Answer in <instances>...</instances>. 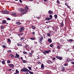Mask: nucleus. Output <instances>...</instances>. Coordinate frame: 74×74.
<instances>
[{"label":"nucleus","instance_id":"f257e3e1","mask_svg":"<svg viewBox=\"0 0 74 74\" xmlns=\"http://www.w3.org/2000/svg\"><path fill=\"white\" fill-rule=\"evenodd\" d=\"M18 10L20 12H23V14H25L26 13V11L24 10V9L22 8H19L18 9Z\"/></svg>","mask_w":74,"mask_h":74},{"label":"nucleus","instance_id":"f03ea898","mask_svg":"<svg viewBox=\"0 0 74 74\" xmlns=\"http://www.w3.org/2000/svg\"><path fill=\"white\" fill-rule=\"evenodd\" d=\"M21 71L23 72H24L25 71L26 72H28V71H29L27 68L24 67L23 69H21Z\"/></svg>","mask_w":74,"mask_h":74},{"label":"nucleus","instance_id":"7ed1b4c3","mask_svg":"<svg viewBox=\"0 0 74 74\" xmlns=\"http://www.w3.org/2000/svg\"><path fill=\"white\" fill-rule=\"evenodd\" d=\"M51 52V50H49L48 51H44L43 53L44 55H47V53H49V52Z\"/></svg>","mask_w":74,"mask_h":74},{"label":"nucleus","instance_id":"20e7f679","mask_svg":"<svg viewBox=\"0 0 74 74\" xmlns=\"http://www.w3.org/2000/svg\"><path fill=\"white\" fill-rule=\"evenodd\" d=\"M25 30V27H21L19 29V32H23Z\"/></svg>","mask_w":74,"mask_h":74},{"label":"nucleus","instance_id":"39448f33","mask_svg":"<svg viewBox=\"0 0 74 74\" xmlns=\"http://www.w3.org/2000/svg\"><path fill=\"white\" fill-rule=\"evenodd\" d=\"M2 12L3 14H9V12L7 10H2Z\"/></svg>","mask_w":74,"mask_h":74},{"label":"nucleus","instance_id":"423d86ee","mask_svg":"<svg viewBox=\"0 0 74 74\" xmlns=\"http://www.w3.org/2000/svg\"><path fill=\"white\" fill-rule=\"evenodd\" d=\"M48 13L49 15H50V14L51 15H52L53 13V12L51 10H49L48 12Z\"/></svg>","mask_w":74,"mask_h":74},{"label":"nucleus","instance_id":"0eeeda50","mask_svg":"<svg viewBox=\"0 0 74 74\" xmlns=\"http://www.w3.org/2000/svg\"><path fill=\"white\" fill-rule=\"evenodd\" d=\"M52 18H50L49 17H46L45 19V21H49L51 19H52Z\"/></svg>","mask_w":74,"mask_h":74},{"label":"nucleus","instance_id":"6e6552de","mask_svg":"<svg viewBox=\"0 0 74 74\" xmlns=\"http://www.w3.org/2000/svg\"><path fill=\"white\" fill-rule=\"evenodd\" d=\"M44 39V37L42 36V35H41L40 36V38L39 39V41H42V40Z\"/></svg>","mask_w":74,"mask_h":74},{"label":"nucleus","instance_id":"1a4fd4ad","mask_svg":"<svg viewBox=\"0 0 74 74\" xmlns=\"http://www.w3.org/2000/svg\"><path fill=\"white\" fill-rule=\"evenodd\" d=\"M56 58H57V59H59V60H62L63 58H62L60 57H59V56H56Z\"/></svg>","mask_w":74,"mask_h":74},{"label":"nucleus","instance_id":"9d476101","mask_svg":"<svg viewBox=\"0 0 74 74\" xmlns=\"http://www.w3.org/2000/svg\"><path fill=\"white\" fill-rule=\"evenodd\" d=\"M7 23V21L5 20H3L2 21V24H4Z\"/></svg>","mask_w":74,"mask_h":74},{"label":"nucleus","instance_id":"9b49d317","mask_svg":"<svg viewBox=\"0 0 74 74\" xmlns=\"http://www.w3.org/2000/svg\"><path fill=\"white\" fill-rule=\"evenodd\" d=\"M16 56H15V58H18L19 57V55L17 53H16Z\"/></svg>","mask_w":74,"mask_h":74},{"label":"nucleus","instance_id":"f8f14e48","mask_svg":"<svg viewBox=\"0 0 74 74\" xmlns=\"http://www.w3.org/2000/svg\"><path fill=\"white\" fill-rule=\"evenodd\" d=\"M10 67L11 68H14V65L13 64H10Z\"/></svg>","mask_w":74,"mask_h":74},{"label":"nucleus","instance_id":"ddd939ff","mask_svg":"<svg viewBox=\"0 0 74 74\" xmlns=\"http://www.w3.org/2000/svg\"><path fill=\"white\" fill-rule=\"evenodd\" d=\"M48 41L50 43H51L52 42V40L51 39H48Z\"/></svg>","mask_w":74,"mask_h":74},{"label":"nucleus","instance_id":"4468645a","mask_svg":"<svg viewBox=\"0 0 74 74\" xmlns=\"http://www.w3.org/2000/svg\"><path fill=\"white\" fill-rule=\"evenodd\" d=\"M12 14L13 16H16V13L12 12Z\"/></svg>","mask_w":74,"mask_h":74},{"label":"nucleus","instance_id":"2eb2a0df","mask_svg":"<svg viewBox=\"0 0 74 74\" xmlns=\"http://www.w3.org/2000/svg\"><path fill=\"white\" fill-rule=\"evenodd\" d=\"M28 9H29V8H28V7L27 6L25 7V10L27 12V10H28Z\"/></svg>","mask_w":74,"mask_h":74},{"label":"nucleus","instance_id":"dca6fc26","mask_svg":"<svg viewBox=\"0 0 74 74\" xmlns=\"http://www.w3.org/2000/svg\"><path fill=\"white\" fill-rule=\"evenodd\" d=\"M10 55L11 57V58H14V56L12 54H10Z\"/></svg>","mask_w":74,"mask_h":74},{"label":"nucleus","instance_id":"f3484780","mask_svg":"<svg viewBox=\"0 0 74 74\" xmlns=\"http://www.w3.org/2000/svg\"><path fill=\"white\" fill-rule=\"evenodd\" d=\"M41 68L42 69H44V65L43 64H42L41 65Z\"/></svg>","mask_w":74,"mask_h":74},{"label":"nucleus","instance_id":"a211bd4d","mask_svg":"<svg viewBox=\"0 0 74 74\" xmlns=\"http://www.w3.org/2000/svg\"><path fill=\"white\" fill-rule=\"evenodd\" d=\"M63 26H64V24H63V21L61 23V27H62Z\"/></svg>","mask_w":74,"mask_h":74},{"label":"nucleus","instance_id":"6ab92c4d","mask_svg":"<svg viewBox=\"0 0 74 74\" xmlns=\"http://www.w3.org/2000/svg\"><path fill=\"white\" fill-rule=\"evenodd\" d=\"M16 24L17 25H21V23H20V22H19L18 21H17L16 22Z\"/></svg>","mask_w":74,"mask_h":74},{"label":"nucleus","instance_id":"aec40b11","mask_svg":"<svg viewBox=\"0 0 74 74\" xmlns=\"http://www.w3.org/2000/svg\"><path fill=\"white\" fill-rule=\"evenodd\" d=\"M28 72H29V73H30V74H33V72L31 71H30L29 70V71H28Z\"/></svg>","mask_w":74,"mask_h":74},{"label":"nucleus","instance_id":"412c9836","mask_svg":"<svg viewBox=\"0 0 74 74\" xmlns=\"http://www.w3.org/2000/svg\"><path fill=\"white\" fill-rule=\"evenodd\" d=\"M32 55L33 54L32 53H29V55L30 57H32Z\"/></svg>","mask_w":74,"mask_h":74},{"label":"nucleus","instance_id":"4be33fe9","mask_svg":"<svg viewBox=\"0 0 74 74\" xmlns=\"http://www.w3.org/2000/svg\"><path fill=\"white\" fill-rule=\"evenodd\" d=\"M1 29H4V25L1 26Z\"/></svg>","mask_w":74,"mask_h":74},{"label":"nucleus","instance_id":"5701e85b","mask_svg":"<svg viewBox=\"0 0 74 74\" xmlns=\"http://www.w3.org/2000/svg\"><path fill=\"white\" fill-rule=\"evenodd\" d=\"M74 41V40L72 39H70L68 40L69 42H71L72 41Z\"/></svg>","mask_w":74,"mask_h":74},{"label":"nucleus","instance_id":"b1692460","mask_svg":"<svg viewBox=\"0 0 74 74\" xmlns=\"http://www.w3.org/2000/svg\"><path fill=\"white\" fill-rule=\"evenodd\" d=\"M16 73H17V74H19V71H18L17 69L16 70Z\"/></svg>","mask_w":74,"mask_h":74},{"label":"nucleus","instance_id":"393cba45","mask_svg":"<svg viewBox=\"0 0 74 74\" xmlns=\"http://www.w3.org/2000/svg\"><path fill=\"white\" fill-rule=\"evenodd\" d=\"M54 17L55 18H56V19H57V18H58V15H57V14H55L54 15Z\"/></svg>","mask_w":74,"mask_h":74},{"label":"nucleus","instance_id":"a878e982","mask_svg":"<svg viewBox=\"0 0 74 74\" xmlns=\"http://www.w3.org/2000/svg\"><path fill=\"white\" fill-rule=\"evenodd\" d=\"M22 62L23 63H27V62H26V61L25 60H23Z\"/></svg>","mask_w":74,"mask_h":74},{"label":"nucleus","instance_id":"bb28decb","mask_svg":"<svg viewBox=\"0 0 74 74\" xmlns=\"http://www.w3.org/2000/svg\"><path fill=\"white\" fill-rule=\"evenodd\" d=\"M17 45L18 46H22V44L18 43H17Z\"/></svg>","mask_w":74,"mask_h":74},{"label":"nucleus","instance_id":"cd10ccee","mask_svg":"<svg viewBox=\"0 0 74 74\" xmlns=\"http://www.w3.org/2000/svg\"><path fill=\"white\" fill-rule=\"evenodd\" d=\"M32 27L33 29H36V27H35V26H34L32 25Z\"/></svg>","mask_w":74,"mask_h":74},{"label":"nucleus","instance_id":"c85d7f7f","mask_svg":"<svg viewBox=\"0 0 74 74\" xmlns=\"http://www.w3.org/2000/svg\"><path fill=\"white\" fill-rule=\"evenodd\" d=\"M24 54H25V55H27V53L26 51H24L23 52Z\"/></svg>","mask_w":74,"mask_h":74},{"label":"nucleus","instance_id":"c756f323","mask_svg":"<svg viewBox=\"0 0 74 74\" xmlns=\"http://www.w3.org/2000/svg\"><path fill=\"white\" fill-rule=\"evenodd\" d=\"M47 36H48L49 37H50V36H51V34H50L49 33H47Z\"/></svg>","mask_w":74,"mask_h":74},{"label":"nucleus","instance_id":"7c9ffc66","mask_svg":"<svg viewBox=\"0 0 74 74\" xmlns=\"http://www.w3.org/2000/svg\"><path fill=\"white\" fill-rule=\"evenodd\" d=\"M62 69L63 71H64L65 70V68L64 67H62Z\"/></svg>","mask_w":74,"mask_h":74},{"label":"nucleus","instance_id":"2f4dec72","mask_svg":"<svg viewBox=\"0 0 74 74\" xmlns=\"http://www.w3.org/2000/svg\"><path fill=\"white\" fill-rule=\"evenodd\" d=\"M53 44H51L49 46V47H53Z\"/></svg>","mask_w":74,"mask_h":74},{"label":"nucleus","instance_id":"473e14b6","mask_svg":"<svg viewBox=\"0 0 74 74\" xmlns=\"http://www.w3.org/2000/svg\"><path fill=\"white\" fill-rule=\"evenodd\" d=\"M23 34V33H20V34H19L18 35L19 36H22Z\"/></svg>","mask_w":74,"mask_h":74},{"label":"nucleus","instance_id":"72a5a7b5","mask_svg":"<svg viewBox=\"0 0 74 74\" xmlns=\"http://www.w3.org/2000/svg\"><path fill=\"white\" fill-rule=\"evenodd\" d=\"M31 40H35V38H31Z\"/></svg>","mask_w":74,"mask_h":74},{"label":"nucleus","instance_id":"f704fd0d","mask_svg":"<svg viewBox=\"0 0 74 74\" xmlns=\"http://www.w3.org/2000/svg\"><path fill=\"white\" fill-rule=\"evenodd\" d=\"M57 4H60V2H59V1L58 0H57Z\"/></svg>","mask_w":74,"mask_h":74},{"label":"nucleus","instance_id":"c9c22d12","mask_svg":"<svg viewBox=\"0 0 74 74\" xmlns=\"http://www.w3.org/2000/svg\"><path fill=\"white\" fill-rule=\"evenodd\" d=\"M49 64H51L52 63V62H51V61L49 60Z\"/></svg>","mask_w":74,"mask_h":74},{"label":"nucleus","instance_id":"e433bc0d","mask_svg":"<svg viewBox=\"0 0 74 74\" xmlns=\"http://www.w3.org/2000/svg\"><path fill=\"white\" fill-rule=\"evenodd\" d=\"M28 69L30 70H32V68L31 67H28Z\"/></svg>","mask_w":74,"mask_h":74},{"label":"nucleus","instance_id":"4c0bfd02","mask_svg":"<svg viewBox=\"0 0 74 74\" xmlns=\"http://www.w3.org/2000/svg\"><path fill=\"white\" fill-rule=\"evenodd\" d=\"M24 40V38L22 37L20 39L21 41H22V40Z\"/></svg>","mask_w":74,"mask_h":74},{"label":"nucleus","instance_id":"58836bf2","mask_svg":"<svg viewBox=\"0 0 74 74\" xmlns=\"http://www.w3.org/2000/svg\"><path fill=\"white\" fill-rule=\"evenodd\" d=\"M57 48H58V49H60V47L59 46H57Z\"/></svg>","mask_w":74,"mask_h":74},{"label":"nucleus","instance_id":"ea45409f","mask_svg":"<svg viewBox=\"0 0 74 74\" xmlns=\"http://www.w3.org/2000/svg\"><path fill=\"white\" fill-rule=\"evenodd\" d=\"M6 19H7V20H8V21H11V19L10 18H6Z\"/></svg>","mask_w":74,"mask_h":74},{"label":"nucleus","instance_id":"a19ab883","mask_svg":"<svg viewBox=\"0 0 74 74\" xmlns=\"http://www.w3.org/2000/svg\"><path fill=\"white\" fill-rule=\"evenodd\" d=\"M68 65L69 64H68L65 63L64 64L65 66H68Z\"/></svg>","mask_w":74,"mask_h":74},{"label":"nucleus","instance_id":"79ce46f5","mask_svg":"<svg viewBox=\"0 0 74 74\" xmlns=\"http://www.w3.org/2000/svg\"><path fill=\"white\" fill-rule=\"evenodd\" d=\"M49 17H50V18H52V15H50L49 16Z\"/></svg>","mask_w":74,"mask_h":74},{"label":"nucleus","instance_id":"37998d69","mask_svg":"<svg viewBox=\"0 0 74 74\" xmlns=\"http://www.w3.org/2000/svg\"><path fill=\"white\" fill-rule=\"evenodd\" d=\"M8 41L9 42H11V40L10 39H8Z\"/></svg>","mask_w":74,"mask_h":74},{"label":"nucleus","instance_id":"c03bdc74","mask_svg":"<svg viewBox=\"0 0 74 74\" xmlns=\"http://www.w3.org/2000/svg\"><path fill=\"white\" fill-rule=\"evenodd\" d=\"M7 62L8 63H10V60H8L7 61Z\"/></svg>","mask_w":74,"mask_h":74},{"label":"nucleus","instance_id":"a18cd8bd","mask_svg":"<svg viewBox=\"0 0 74 74\" xmlns=\"http://www.w3.org/2000/svg\"><path fill=\"white\" fill-rule=\"evenodd\" d=\"M2 63L3 64H4L5 63V61H3L2 62Z\"/></svg>","mask_w":74,"mask_h":74},{"label":"nucleus","instance_id":"49530a36","mask_svg":"<svg viewBox=\"0 0 74 74\" xmlns=\"http://www.w3.org/2000/svg\"><path fill=\"white\" fill-rule=\"evenodd\" d=\"M7 52H11V50H9L8 51H7Z\"/></svg>","mask_w":74,"mask_h":74},{"label":"nucleus","instance_id":"de8ad7c7","mask_svg":"<svg viewBox=\"0 0 74 74\" xmlns=\"http://www.w3.org/2000/svg\"><path fill=\"white\" fill-rule=\"evenodd\" d=\"M2 47L3 48H6V46H5V45H2Z\"/></svg>","mask_w":74,"mask_h":74},{"label":"nucleus","instance_id":"09e8293b","mask_svg":"<svg viewBox=\"0 0 74 74\" xmlns=\"http://www.w3.org/2000/svg\"><path fill=\"white\" fill-rule=\"evenodd\" d=\"M71 63L72 64H74V62L73 61L71 62Z\"/></svg>","mask_w":74,"mask_h":74},{"label":"nucleus","instance_id":"8fccbe9b","mask_svg":"<svg viewBox=\"0 0 74 74\" xmlns=\"http://www.w3.org/2000/svg\"><path fill=\"white\" fill-rule=\"evenodd\" d=\"M28 45H25L24 47H28Z\"/></svg>","mask_w":74,"mask_h":74},{"label":"nucleus","instance_id":"3c124183","mask_svg":"<svg viewBox=\"0 0 74 74\" xmlns=\"http://www.w3.org/2000/svg\"><path fill=\"white\" fill-rule=\"evenodd\" d=\"M46 62L47 63H48L49 64V60H47L46 61Z\"/></svg>","mask_w":74,"mask_h":74},{"label":"nucleus","instance_id":"603ef678","mask_svg":"<svg viewBox=\"0 0 74 74\" xmlns=\"http://www.w3.org/2000/svg\"><path fill=\"white\" fill-rule=\"evenodd\" d=\"M37 18L38 19H40V17H37Z\"/></svg>","mask_w":74,"mask_h":74},{"label":"nucleus","instance_id":"864d4df0","mask_svg":"<svg viewBox=\"0 0 74 74\" xmlns=\"http://www.w3.org/2000/svg\"><path fill=\"white\" fill-rule=\"evenodd\" d=\"M42 41H41V40H39V42L41 44H42V42H41Z\"/></svg>","mask_w":74,"mask_h":74},{"label":"nucleus","instance_id":"5fc2aeb1","mask_svg":"<svg viewBox=\"0 0 74 74\" xmlns=\"http://www.w3.org/2000/svg\"><path fill=\"white\" fill-rule=\"evenodd\" d=\"M56 59V58H53V60H55Z\"/></svg>","mask_w":74,"mask_h":74},{"label":"nucleus","instance_id":"6e6d98bb","mask_svg":"<svg viewBox=\"0 0 74 74\" xmlns=\"http://www.w3.org/2000/svg\"><path fill=\"white\" fill-rule=\"evenodd\" d=\"M31 33L32 34H33L34 35V34H35V32H34L33 33Z\"/></svg>","mask_w":74,"mask_h":74},{"label":"nucleus","instance_id":"4d7b16f0","mask_svg":"<svg viewBox=\"0 0 74 74\" xmlns=\"http://www.w3.org/2000/svg\"><path fill=\"white\" fill-rule=\"evenodd\" d=\"M46 23H48V22H50V21H48V22L46 21Z\"/></svg>","mask_w":74,"mask_h":74},{"label":"nucleus","instance_id":"13d9d810","mask_svg":"<svg viewBox=\"0 0 74 74\" xmlns=\"http://www.w3.org/2000/svg\"><path fill=\"white\" fill-rule=\"evenodd\" d=\"M19 1L20 3H22V1L21 0H19Z\"/></svg>","mask_w":74,"mask_h":74},{"label":"nucleus","instance_id":"bf43d9fd","mask_svg":"<svg viewBox=\"0 0 74 74\" xmlns=\"http://www.w3.org/2000/svg\"><path fill=\"white\" fill-rule=\"evenodd\" d=\"M44 2H46L47 1V0H44Z\"/></svg>","mask_w":74,"mask_h":74},{"label":"nucleus","instance_id":"052dcab7","mask_svg":"<svg viewBox=\"0 0 74 74\" xmlns=\"http://www.w3.org/2000/svg\"><path fill=\"white\" fill-rule=\"evenodd\" d=\"M65 5H66V6H68V5H67V3H65Z\"/></svg>","mask_w":74,"mask_h":74},{"label":"nucleus","instance_id":"680f3d73","mask_svg":"<svg viewBox=\"0 0 74 74\" xmlns=\"http://www.w3.org/2000/svg\"><path fill=\"white\" fill-rule=\"evenodd\" d=\"M67 7H68V8H69V9H70V6H68H68H67Z\"/></svg>","mask_w":74,"mask_h":74},{"label":"nucleus","instance_id":"e2e57ef3","mask_svg":"<svg viewBox=\"0 0 74 74\" xmlns=\"http://www.w3.org/2000/svg\"><path fill=\"white\" fill-rule=\"evenodd\" d=\"M66 61L67 62H69V60L68 59H66Z\"/></svg>","mask_w":74,"mask_h":74},{"label":"nucleus","instance_id":"0e129e2a","mask_svg":"<svg viewBox=\"0 0 74 74\" xmlns=\"http://www.w3.org/2000/svg\"><path fill=\"white\" fill-rule=\"evenodd\" d=\"M21 60H23V58H22V57H21Z\"/></svg>","mask_w":74,"mask_h":74},{"label":"nucleus","instance_id":"69168bd1","mask_svg":"<svg viewBox=\"0 0 74 74\" xmlns=\"http://www.w3.org/2000/svg\"><path fill=\"white\" fill-rule=\"evenodd\" d=\"M38 64H41V62H38Z\"/></svg>","mask_w":74,"mask_h":74},{"label":"nucleus","instance_id":"338daca9","mask_svg":"<svg viewBox=\"0 0 74 74\" xmlns=\"http://www.w3.org/2000/svg\"><path fill=\"white\" fill-rule=\"evenodd\" d=\"M69 61L71 62V61H73V60H69Z\"/></svg>","mask_w":74,"mask_h":74},{"label":"nucleus","instance_id":"774afa93","mask_svg":"<svg viewBox=\"0 0 74 74\" xmlns=\"http://www.w3.org/2000/svg\"><path fill=\"white\" fill-rule=\"evenodd\" d=\"M26 74H29V73H28V72H26Z\"/></svg>","mask_w":74,"mask_h":74}]
</instances>
